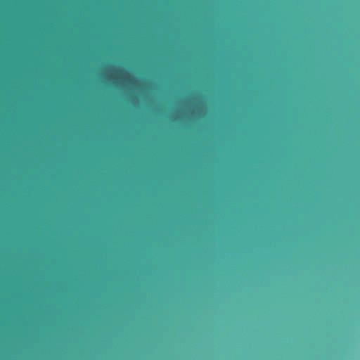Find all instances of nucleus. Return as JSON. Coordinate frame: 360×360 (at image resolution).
Returning <instances> with one entry per match:
<instances>
[{
  "label": "nucleus",
  "instance_id": "1",
  "mask_svg": "<svg viewBox=\"0 0 360 360\" xmlns=\"http://www.w3.org/2000/svg\"><path fill=\"white\" fill-rule=\"evenodd\" d=\"M219 250H221V254L223 255L224 252L225 251V249L221 248V249H219Z\"/></svg>",
  "mask_w": 360,
  "mask_h": 360
},
{
  "label": "nucleus",
  "instance_id": "2",
  "mask_svg": "<svg viewBox=\"0 0 360 360\" xmlns=\"http://www.w3.org/2000/svg\"><path fill=\"white\" fill-rule=\"evenodd\" d=\"M229 250V249H228V248H226V253L228 252V250Z\"/></svg>",
  "mask_w": 360,
  "mask_h": 360
}]
</instances>
